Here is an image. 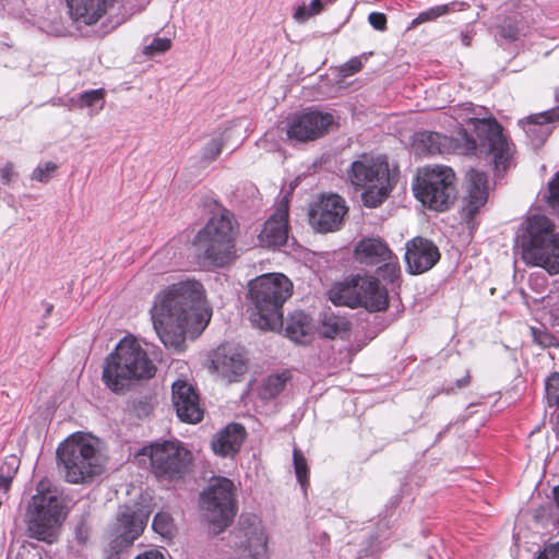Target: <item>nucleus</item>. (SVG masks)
<instances>
[{
    "instance_id": "obj_1",
    "label": "nucleus",
    "mask_w": 559,
    "mask_h": 559,
    "mask_svg": "<svg viewBox=\"0 0 559 559\" xmlns=\"http://www.w3.org/2000/svg\"><path fill=\"white\" fill-rule=\"evenodd\" d=\"M151 318L165 347L182 350L187 335L197 337L210 321L203 285L194 280L171 284L156 296Z\"/></svg>"
},
{
    "instance_id": "obj_2",
    "label": "nucleus",
    "mask_w": 559,
    "mask_h": 559,
    "mask_svg": "<svg viewBox=\"0 0 559 559\" xmlns=\"http://www.w3.org/2000/svg\"><path fill=\"white\" fill-rule=\"evenodd\" d=\"M477 135L475 140L465 129H461L457 138L439 132L421 130L412 135L411 147L416 156L426 157L443 154L485 153L492 158L498 176L512 165L514 145L503 134L501 124L495 118H468Z\"/></svg>"
},
{
    "instance_id": "obj_3",
    "label": "nucleus",
    "mask_w": 559,
    "mask_h": 559,
    "mask_svg": "<svg viewBox=\"0 0 559 559\" xmlns=\"http://www.w3.org/2000/svg\"><path fill=\"white\" fill-rule=\"evenodd\" d=\"M156 367L134 336H124L104 362L102 379L114 393H123L134 380L151 379Z\"/></svg>"
},
{
    "instance_id": "obj_4",
    "label": "nucleus",
    "mask_w": 559,
    "mask_h": 559,
    "mask_svg": "<svg viewBox=\"0 0 559 559\" xmlns=\"http://www.w3.org/2000/svg\"><path fill=\"white\" fill-rule=\"evenodd\" d=\"M248 297L253 306L251 322L261 330H274L283 323V305L292 296L293 284L281 273H267L248 284Z\"/></svg>"
},
{
    "instance_id": "obj_5",
    "label": "nucleus",
    "mask_w": 559,
    "mask_h": 559,
    "mask_svg": "<svg viewBox=\"0 0 559 559\" xmlns=\"http://www.w3.org/2000/svg\"><path fill=\"white\" fill-rule=\"evenodd\" d=\"M515 247L526 264L540 266L550 275L559 274V236L547 216H530L516 236Z\"/></svg>"
},
{
    "instance_id": "obj_6",
    "label": "nucleus",
    "mask_w": 559,
    "mask_h": 559,
    "mask_svg": "<svg viewBox=\"0 0 559 559\" xmlns=\"http://www.w3.org/2000/svg\"><path fill=\"white\" fill-rule=\"evenodd\" d=\"M233 214L222 210L214 214L201 228L195 238L194 246L199 258L207 265L225 266L235 255V237Z\"/></svg>"
},
{
    "instance_id": "obj_7",
    "label": "nucleus",
    "mask_w": 559,
    "mask_h": 559,
    "mask_svg": "<svg viewBox=\"0 0 559 559\" xmlns=\"http://www.w3.org/2000/svg\"><path fill=\"white\" fill-rule=\"evenodd\" d=\"M57 456L71 484L85 483L103 469L97 439L92 436L80 432L70 436L58 447Z\"/></svg>"
},
{
    "instance_id": "obj_8",
    "label": "nucleus",
    "mask_w": 559,
    "mask_h": 559,
    "mask_svg": "<svg viewBox=\"0 0 559 559\" xmlns=\"http://www.w3.org/2000/svg\"><path fill=\"white\" fill-rule=\"evenodd\" d=\"M330 300L337 306L362 307L370 312H379L389 307V290L376 276L356 274L334 285Z\"/></svg>"
},
{
    "instance_id": "obj_9",
    "label": "nucleus",
    "mask_w": 559,
    "mask_h": 559,
    "mask_svg": "<svg viewBox=\"0 0 559 559\" xmlns=\"http://www.w3.org/2000/svg\"><path fill=\"white\" fill-rule=\"evenodd\" d=\"M347 181L362 191L367 206H378L390 193V170L384 157L361 154L346 171Z\"/></svg>"
},
{
    "instance_id": "obj_10",
    "label": "nucleus",
    "mask_w": 559,
    "mask_h": 559,
    "mask_svg": "<svg viewBox=\"0 0 559 559\" xmlns=\"http://www.w3.org/2000/svg\"><path fill=\"white\" fill-rule=\"evenodd\" d=\"M66 519L64 506L50 490L38 491L27 506L25 522L31 538L47 544L58 539L59 531Z\"/></svg>"
},
{
    "instance_id": "obj_11",
    "label": "nucleus",
    "mask_w": 559,
    "mask_h": 559,
    "mask_svg": "<svg viewBox=\"0 0 559 559\" xmlns=\"http://www.w3.org/2000/svg\"><path fill=\"white\" fill-rule=\"evenodd\" d=\"M139 454L148 456L151 472L159 481H177L189 472L192 455L179 441L154 442Z\"/></svg>"
},
{
    "instance_id": "obj_12",
    "label": "nucleus",
    "mask_w": 559,
    "mask_h": 559,
    "mask_svg": "<svg viewBox=\"0 0 559 559\" xmlns=\"http://www.w3.org/2000/svg\"><path fill=\"white\" fill-rule=\"evenodd\" d=\"M455 174L448 166L425 167L414 185L416 198L430 210L443 212L453 203Z\"/></svg>"
},
{
    "instance_id": "obj_13",
    "label": "nucleus",
    "mask_w": 559,
    "mask_h": 559,
    "mask_svg": "<svg viewBox=\"0 0 559 559\" xmlns=\"http://www.w3.org/2000/svg\"><path fill=\"white\" fill-rule=\"evenodd\" d=\"M201 507L214 533H221L236 515L234 483L226 477L213 478L201 493Z\"/></svg>"
},
{
    "instance_id": "obj_14",
    "label": "nucleus",
    "mask_w": 559,
    "mask_h": 559,
    "mask_svg": "<svg viewBox=\"0 0 559 559\" xmlns=\"http://www.w3.org/2000/svg\"><path fill=\"white\" fill-rule=\"evenodd\" d=\"M334 123L332 114L308 108L288 118L286 134L290 141L306 143L323 136Z\"/></svg>"
},
{
    "instance_id": "obj_15",
    "label": "nucleus",
    "mask_w": 559,
    "mask_h": 559,
    "mask_svg": "<svg viewBox=\"0 0 559 559\" xmlns=\"http://www.w3.org/2000/svg\"><path fill=\"white\" fill-rule=\"evenodd\" d=\"M238 552L253 559H265L267 555V536L259 519H241L239 526L230 534Z\"/></svg>"
},
{
    "instance_id": "obj_16",
    "label": "nucleus",
    "mask_w": 559,
    "mask_h": 559,
    "mask_svg": "<svg viewBox=\"0 0 559 559\" xmlns=\"http://www.w3.org/2000/svg\"><path fill=\"white\" fill-rule=\"evenodd\" d=\"M210 361V367L228 382L238 381L247 370L246 352L238 344H221L211 353Z\"/></svg>"
},
{
    "instance_id": "obj_17",
    "label": "nucleus",
    "mask_w": 559,
    "mask_h": 559,
    "mask_svg": "<svg viewBox=\"0 0 559 559\" xmlns=\"http://www.w3.org/2000/svg\"><path fill=\"white\" fill-rule=\"evenodd\" d=\"M347 213L345 200L337 194L322 195L309 211L310 224L321 233L340 228Z\"/></svg>"
},
{
    "instance_id": "obj_18",
    "label": "nucleus",
    "mask_w": 559,
    "mask_h": 559,
    "mask_svg": "<svg viewBox=\"0 0 559 559\" xmlns=\"http://www.w3.org/2000/svg\"><path fill=\"white\" fill-rule=\"evenodd\" d=\"M150 512L139 506H122L118 510L117 523L115 525L116 538L114 543L117 547L124 548L143 533Z\"/></svg>"
},
{
    "instance_id": "obj_19",
    "label": "nucleus",
    "mask_w": 559,
    "mask_h": 559,
    "mask_svg": "<svg viewBox=\"0 0 559 559\" xmlns=\"http://www.w3.org/2000/svg\"><path fill=\"white\" fill-rule=\"evenodd\" d=\"M171 400L181 421L197 424L203 419L199 393L188 381L178 379L171 384Z\"/></svg>"
},
{
    "instance_id": "obj_20",
    "label": "nucleus",
    "mask_w": 559,
    "mask_h": 559,
    "mask_svg": "<svg viewBox=\"0 0 559 559\" xmlns=\"http://www.w3.org/2000/svg\"><path fill=\"white\" fill-rule=\"evenodd\" d=\"M405 262L411 274H423L440 260L438 247L429 239L415 237L406 242Z\"/></svg>"
},
{
    "instance_id": "obj_21",
    "label": "nucleus",
    "mask_w": 559,
    "mask_h": 559,
    "mask_svg": "<svg viewBox=\"0 0 559 559\" xmlns=\"http://www.w3.org/2000/svg\"><path fill=\"white\" fill-rule=\"evenodd\" d=\"M288 206L281 205L267 218L259 234V241L262 247L281 248L288 239Z\"/></svg>"
},
{
    "instance_id": "obj_22",
    "label": "nucleus",
    "mask_w": 559,
    "mask_h": 559,
    "mask_svg": "<svg viewBox=\"0 0 559 559\" xmlns=\"http://www.w3.org/2000/svg\"><path fill=\"white\" fill-rule=\"evenodd\" d=\"M559 120V106L528 116L522 127L534 148H539L552 131L551 123Z\"/></svg>"
},
{
    "instance_id": "obj_23",
    "label": "nucleus",
    "mask_w": 559,
    "mask_h": 559,
    "mask_svg": "<svg viewBox=\"0 0 559 559\" xmlns=\"http://www.w3.org/2000/svg\"><path fill=\"white\" fill-rule=\"evenodd\" d=\"M66 2L73 22L93 25L107 13L115 0H66Z\"/></svg>"
},
{
    "instance_id": "obj_24",
    "label": "nucleus",
    "mask_w": 559,
    "mask_h": 559,
    "mask_svg": "<svg viewBox=\"0 0 559 559\" xmlns=\"http://www.w3.org/2000/svg\"><path fill=\"white\" fill-rule=\"evenodd\" d=\"M467 179V195L463 206V215L466 219H472L488 200L487 176L483 171L471 169Z\"/></svg>"
},
{
    "instance_id": "obj_25",
    "label": "nucleus",
    "mask_w": 559,
    "mask_h": 559,
    "mask_svg": "<svg viewBox=\"0 0 559 559\" xmlns=\"http://www.w3.org/2000/svg\"><path fill=\"white\" fill-rule=\"evenodd\" d=\"M245 437L246 430L240 424H229L213 437L212 450L223 457L233 456L240 450Z\"/></svg>"
},
{
    "instance_id": "obj_26",
    "label": "nucleus",
    "mask_w": 559,
    "mask_h": 559,
    "mask_svg": "<svg viewBox=\"0 0 559 559\" xmlns=\"http://www.w3.org/2000/svg\"><path fill=\"white\" fill-rule=\"evenodd\" d=\"M391 253L388 245L380 238H364L355 247L356 260L367 266L380 264Z\"/></svg>"
},
{
    "instance_id": "obj_27",
    "label": "nucleus",
    "mask_w": 559,
    "mask_h": 559,
    "mask_svg": "<svg viewBox=\"0 0 559 559\" xmlns=\"http://www.w3.org/2000/svg\"><path fill=\"white\" fill-rule=\"evenodd\" d=\"M285 332L287 337L296 343H308L314 333L312 318L304 311L290 313L287 319Z\"/></svg>"
},
{
    "instance_id": "obj_28",
    "label": "nucleus",
    "mask_w": 559,
    "mask_h": 559,
    "mask_svg": "<svg viewBox=\"0 0 559 559\" xmlns=\"http://www.w3.org/2000/svg\"><path fill=\"white\" fill-rule=\"evenodd\" d=\"M350 329L349 321L340 314L325 311L320 318L319 333L325 338H334L347 333Z\"/></svg>"
},
{
    "instance_id": "obj_29",
    "label": "nucleus",
    "mask_w": 559,
    "mask_h": 559,
    "mask_svg": "<svg viewBox=\"0 0 559 559\" xmlns=\"http://www.w3.org/2000/svg\"><path fill=\"white\" fill-rule=\"evenodd\" d=\"M468 3L463 1H452L450 3L431 7L421 11L412 22L409 28H415L418 25L437 20L450 12L463 11L468 8Z\"/></svg>"
},
{
    "instance_id": "obj_30",
    "label": "nucleus",
    "mask_w": 559,
    "mask_h": 559,
    "mask_svg": "<svg viewBox=\"0 0 559 559\" xmlns=\"http://www.w3.org/2000/svg\"><path fill=\"white\" fill-rule=\"evenodd\" d=\"M289 379V371H283L269 376L262 383L259 392L260 396L263 400H271L276 397L285 389Z\"/></svg>"
},
{
    "instance_id": "obj_31",
    "label": "nucleus",
    "mask_w": 559,
    "mask_h": 559,
    "mask_svg": "<svg viewBox=\"0 0 559 559\" xmlns=\"http://www.w3.org/2000/svg\"><path fill=\"white\" fill-rule=\"evenodd\" d=\"M376 274L378 275L377 278H381L386 284L391 285H394L399 281L401 275V267L399 259L393 254V252L389 258H385L384 261L376 265Z\"/></svg>"
},
{
    "instance_id": "obj_32",
    "label": "nucleus",
    "mask_w": 559,
    "mask_h": 559,
    "mask_svg": "<svg viewBox=\"0 0 559 559\" xmlns=\"http://www.w3.org/2000/svg\"><path fill=\"white\" fill-rule=\"evenodd\" d=\"M224 133H217L203 146L201 151V160L204 163L214 162L222 153L224 146Z\"/></svg>"
},
{
    "instance_id": "obj_33",
    "label": "nucleus",
    "mask_w": 559,
    "mask_h": 559,
    "mask_svg": "<svg viewBox=\"0 0 559 559\" xmlns=\"http://www.w3.org/2000/svg\"><path fill=\"white\" fill-rule=\"evenodd\" d=\"M542 199L554 213L559 214V170L549 180Z\"/></svg>"
},
{
    "instance_id": "obj_34",
    "label": "nucleus",
    "mask_w": 559,
    "mask_h": 559,
    "mask_svg": "<svg viewBox=\"0 0 559 559\" xmlns=\"http://www.w3.org/2000/svg\"><path fill=\"white\" fill-rule=\"evenodd\" d=\"M76 104L81 108H96L103 109L104 106V91L102 88L90 90L79 94Z\"/></svg>"
},
{
    "instance_id": "obj_35",
    "label": "nucleus",
    "mask_w": 559,
    "mask_h": 559,
    "mask_svg": "<svg viewBox=\"0 0 559 559\" xmlns=\"http://www.w3.org/2000/svg\"><path fill=\"white\" fill-rule=\"evenodd\" d=\"M293 463L296 477L302 488H305L309 483L308 476V464L305 455L297 448L293 451Z\"/></svg>"
},
{
    "instance_id": "obj_36",
    "label": "nucleus",
    "mask_w": 559,
    "mask_h": 559,
    "mask_svg": "<svg viewBox=\"0 0 559 559\" xmlns=\"http://www.w3.org/2000/svg\"><path fill=\"white\" fill-rule=\"evenodd\" d=\"M153 530L163 537H169L173 534L174 521L168 512H157L152 523Z\"/></svg>"
},
{
    "instance_id": "obj_37",
    "label": "nucleus",
    "mask_w": 559,
    "mask_h": 559,
    "mask_svg": "<svg viewBox=\"0 0 559 559\" xmlns=\"http://www.w3.org/2000/svg\"><path fill=\"white\" fill-rule=\"evenodd\" d=\"M545 391L548 405L559 407V372H552L546 379Z\"/></svg>"
},
{
    "instance_id": "obj_38",
    "label": "nucleus",
    "mask_w": 559,
    "mask_h": 559,
    "mask_svg": "<svg viewBox=\"0 0 559 559\" xmlns=\"http://www.w3.org/2000/svg\"><path fill=\"white\" fill-rule=\"evenodd\" d=\"M58 169V165L53 162L40 163L32 173V180L41 183L48 182L55 171Z\"/></svg>"
},
{
    "instance_id": "obj_39",
    "label": "nucleus",
    "mask_w": 559,
    "mask_h": 559,
    "mask_svg": "<svg viewBox=\"0 0 559 559\" xmlns=\"http://www.w3.org/2000/svg\"><path fill=\"white\" fill-rule=\"evenodd\" d=\"M533 340L536 344L542 347H551L557 345L558 341L556 336L550 333L545 326H532L531 328Z\"/></svg>"
},
{
    "instance_id": "obj_40",
    "label": "nucleus",
    "mask_w": 559,
    "mask_h": 559,
    "mask_svg": "<svg viewBox=\"0 0 559 559\" xmlns=\"http://www.w3.org/2000/svg\"><path fill=\"white\" fill-rule=\"evenodd\" d=\"M171 47V40L165 37H155L150 45L144 47L143 52L147 56L164 53Z\"/></svg>"
},
{
    "instance_id": "obj_41",
    "label": "nucleus",
    "mask_w": 559,
    "mask_h": 559,
    "mask_svg": "<svg viewBox=\"0 0 559 559\" xmlns=\"http://www.w3.org/2000/svg\"><path fill=\"white\" fill-rule=\"evenodd\" d=\"M362 68L361 57H353L341 67V74L344 78L358 73Z\"/></svg>"
},
{
    "instance_id": "obj_42",
    "label": "nucleus",
    "mask_w": 559,
    "mask_h": 559,
    "mask_svg": "<svg viewBox=\"0 0 559 559\" xmlns=\"http://www.w3.org/2000/svg\"><path fill=\"white\" fill-rule=\"evenodd\" d=\"M19 177V174L14 170V165L11 162H7L0 168V181L2 185H10Z\"/></svg>"
},
{
    "instance_id": "obj_43",
    "label": "nucleus",
    "mask_w": 559,
    "mask_h": 559,
    "mask_svg": "<svg viewBox=\"0 0 559 559\" xmlns=\"http://www.w3.org/2000/svg\"><path fill=\"white\" fill-rule=\"evenodd\" d=\"M369 24L377 31L383 32L386 29V16L381 12H371L368 15Z\"/></svg>"
},
{
    "instance_id": "obj_44",
    "label": "nucleus",
    "mask_w": 559,
    "mask_h": 559,
    "mask_svg": "<svg viewBox=\"0 0 559 559\" xmlns=\"http://www.w3.org/2000/svg\"><path fill=\"white\" fill-rule=\"evenodd\" d=\"M471 377L469 373L466 372V374L455 381L454 384H449L447 386H443L441 390L438 391V393H447L451 394L454 393L456 389H463L466 388L469 384Z\"/></svg>"
},
{
    "instance_id": "obj_45",
    "label": "nucleus",
    "mask_w": 559,
    "mask_h": 559,
    "mask_svg": "<svg viewBox=\"0 0 559 559\" xmlns=\"http://www.w3.org/2000/svg\"><path fill=\"white\" fill-rule=\"evenodd\" d=\"M498 35L504 39L515 40L520 36V29L516 25L508 24L499 28Z\"/></svg>"
},
{
    "instance_id": "obj_46",
    "label": "nucleus",
    "mask_w": 559,
    "mask_h": 559,
    "mask_svg": "<svg viewBox=\"0 0 559 559\" xmlns=\"http://www.w3.org/2000/svg\"><path fill=\"white\" fill-rule=\"evenodd\" d=\"M536 559H559V542L546 547Z\"/></svg>"
},
{
    "instance_id": "obj_47",
    "label": "nucleus",
    "mask_w": 559,
    "mask_h": 559,
    "mask_svg": "<svg viewBox=\"0 0 559 559\" xmlns=\"http://www.w3.org/2000/svg\"><path fill=\"white\" fill-rule=\"evenodd\" d=\"M294 19L296 22L298 23H304L306 21H308L312 15V13L309 11L308 7H306L305 4L302 5H299L295 9L294 11Z\"/></svg>"
},
{
    "instance_id": "obj_48",
    "label": "nucleus",
    "mask_w": 559,
    "mask_h": 559,
    "mask_svg": "<svg viewBox=\"0 0 559 559\" xmlns=\"http://www.w3.org/2000/svg\"><path fill=\"white\" fill-rule=\"evenodd\" d=\"M134 559H166L164 554L157 549H150L140 555H138Z\"/></svg>"
},
{
    "instance_id": "obj_49",
    "label": "nucleus",
    "mask_w": 559,
    "mask_h": 559,
    "mask_svg": "<svg viewBox=\"0 0 559 559\" xmlns=\"http://www.w3.org/2000/svg\"><path fill=\"white\" fill-rule=\"evenodd\" d=\"M12 476L11 475H3V473H0V492L5 495L11 486Z\"/></svg>"
},
{
    "instance_id": "obj_50",
    "label": "nucleus",
    "mask_w": 559,
    "mask_h": 559,
    "mask_svg": "<svg viewBox=\"0 0 559 559\" xmlns=\"http://www.w3.org/2000/svg\"><path fill=\"white\" fill-rule=\"evenodd\" d=\"M308 9L312 15H317L323 10V2L321 0H312Z\"/></svg>"
},
{
    "instance_id": "obj_51",
    "label": "nucleus",
    "mask_w": 559,
    "mask_h": 559,
    "mask_svg": "<svg viewBox=\"0 0 559 559\" xmlns=\"http://www.w3.org/2000/svg\"><path fill=\"white\" fill-rule=\"evenodd\" d=\"M473 39V32L466 31L461 33V41L465 47H468Z\"/></svg>"
},
{
    "instance_id": "obj_52",
    "label": "nucleus",
    "mask_w": 559,
    "mask_h": 559,
    "mask_svg": "<svg viewBox=\"0 0 559 559\" xmlns=\"http://www.w3.org/2000/svg\"><path fill=\"white\" fill-rule=\"evenodd\" d=\"M373 539H374V540L372 542V544H373L374 542H377L378 544H381L383 539H386V535L378 534L377 536H374V537H373Z\"/></svg>"
},
{
    "instance_id": "obj_53",
    "label": "nucleus",
    "mask_w": 559,
    "mask_h": 559,
    "mask_svg": "<svg viewBox=\"0 0 559 559\" xmlns=\"http://www.w3.org/2000/svg\"><path fill=\"white\" fill-rule=\"evenodd\" d=\"M52 309H53V306L51 304H47L45 316L46 317L49 316L51 313Z\"/></svg>"
},
{
    "instance_id": "obj_54",
    "label": "nucleus",
    "mask_w": 559,
    "mask_h": 559,
    "mask_svg": "<svg viewBox=\"0 0 559 559\" xmlns=\"http://www.w3.org/2000/svg\"><path fill=\"white\" fill-rule=\"evenodd\" d=\"M448 430V427H445L444 430L440 431L438 435H437V440H440L442 438V436L447 432Z\"/></svg>"
},
{
    "instance_id": "obj_55",
    "label": "nucleus",
    "mask_w": 559,
    "mask_h": 559,
    "mask_svg": "<svg viewBox=\"0 0 559 559\" xmlns=\"http://www.w3.org/2000/svg\"><path fill=\"white\" fill-rule=\"evenodd\" d=\"M376 550H377V549H376V546L373 547V545H371V550H370V552H371V554H373Z\"/></svg>"
},
{
    "instance_id": "obj_56",
    "label": "nucleus",
    "mask_w": 559,
    "mask_h": 559,
    "mask_svg": "<svg viewBox=\"0 0 559 559\" xmlns=\"http://www.w3.org/2000/svg\"><path fill=\"white\" fill-rule=\"evenodd\" d=\"M473 107V104H466V108L471 109Z\"/></svg>"
},
{
    "instance_id": "obj_57",
    "label": "nucleus",
    "mask_w": 559,
    "mask_h": 559,
    "mask_svg": "<svg viewBox=\"0 0 559 559\" xmlns=\"http://www.w3.org/2000/svg\"><path fill=\"white\" fill-rule=\"evenodd\" d=\"M326 1H328L329 3H332V2H334L335 0H326Z\"/></svg>"
}]
</instances>
